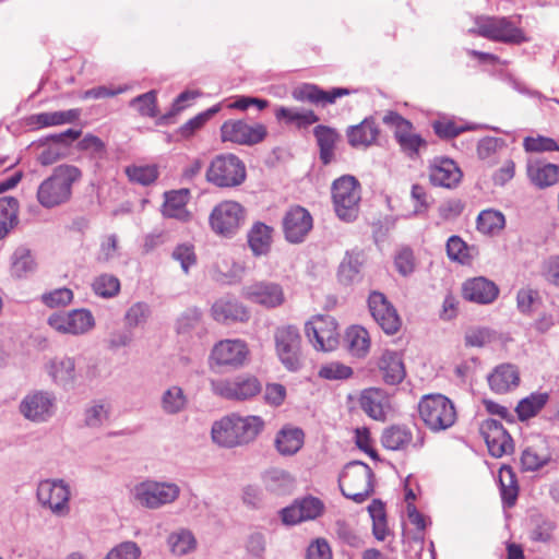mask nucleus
<instances>
[{"label": "nucleus", "mask_w": 559, "mask_h": 559, "mask_svg": "<svg viewBox=\"0 0 559 559\" xmlns=\"http://www.w3.org/2000/svg\"><path fill=\"white\" fill-rule=\"evenodd\" d=\"M262 427L263 420L258 416H226L213 424L212 439L221 447L233 448L254 439Z\"/></svg>", "instance_id": "obj_1"}, {"label": "nucleus", "mask_w": 559, "mask_h": 559, "mask_svg": "<svg viewBox=\"0 0 559 559\" xmlns=\"http://www.w3.org/2000/svg\"><path fill=\"white\" fill-rule=\"evenodd\" d=\"M81 177L79 168L60 165L37 189V201L46 209H52L68 202L72 194V185Z\"/></svg>", "instance_id": "obj_2"}, {"label": "nucleus", "mask_w": 559, "mask_h": 559, "mask_svg": "<svg viewBox=\"0 0 559 559\" xmlns=\"http://www.w3.org/2000/svg\"><path fill=\"white\" fill-rule=\"evenodd\" d=\"M338 486L346 498L361 503L373 492V472L366 463L349 462L338 477Z\"/></svg>", "instance_id": "obj_3"}, {"label": "nucleus", "mask_w": 559, "mask_h": 559, "mask_svg": "<svg viewBox=\"0 0 559 559\" xmlns=\"http://www.w3.org/2000/svg\"><path fill=\"white\" fill-rule=\"evenodd\" d=\"M421 420L433 432L447 430L456 420V411L451 400L442 394L424 396L418 404Z\"/></svg>", "instance_id": "obj_4"}, {"label": "nucleus", "mask_w": 559, "mask_h": 559, "mask_svg": "<svg viewBox=\"0 0 559 559\" xmlns=\"http://www.w3.org/2000/svg\"><path fill=\"white\" fill-rule=\"evenodd\" d=\"M180 492L181 489L176 483L146 479L133 487L132 497L141 507L157 510L174 503Z\"/></svg>", "instance_id": "obj_5"}, {"label": "nucleus", "mask_w": 559, "mask_h": 559, "mask_svg": "<svg viewBox=\"0 0 559 559\" xmlns=\"http://www.w3.org/2000/svg\"><path fill=\"white\" fill-rule=\"evenodd\" d=\"M38 503L53 515L64 518L70 514L71 487L61 478L40 480L36 489Z\"/></svg>", "instance_id": "obj_6"}, {"label": "nucleus", "mask_w": 559, "mask_h": 559, "mask_svg": "<svg viewBox=\"0 0 559 559\" xmlns=\"http://www.w3.org/2000/svg\"><path fill=\"white\" fill-rule=\"evenodd\" d=\"M334 210L338 218L353 222L359 213L360 188L358 181L352 176L336 179L332 186Z\"/></svg>", "instance_id": "obj_7"}, {"label": "nucleus", "mask_w": 559, "mask_h": 559, "mask_svg": "<svg viewBox=\"0 0 559 559\" xmlns=\"http://www.w3.org/2000/svg\"><path fill=\"white\" fill-rule=\"evenodd\" d=\"M58 400L49 390H32L19 404V413L33 424L48 423L57 413Z\"/></svg>", "instance_id": "obj_8"}, {"label": "nucleus", "mask_w": 559, "mask_h": 559, "mask_svg": "<svg viewBox=\"0 0 559 559\" xmlns=\"http://www.w3.org/2000/svg\"><path fill=\"white\" fill-rule=\"evenodd\" d=\"M475 23L476 27L469 28L468 33L504 44L518 45L526 41L523 31L507 17L479 16Z\"/></svg>", "instance_id": "obj_9"}, {"label": "nucleus", "mask_w": 559, "mask_h": 559, "mask_svg": "<svg viewBox=\"0 0 559 559\" xmlns=\"http://www.w3.org/2000/svg\"><path fill=\"white\" fill-rule=\"evenodd\" d=\"M206 178L217 187H237L246 179V167L235 155H219L212 160Z\"/></svg>", "instance_id": "obj_10"}, {"label": "nucleus", "mask_w": 559, "mask_h": 559, "mask_svg": "<svg viewBox=\"0 0 559 559\" xmlns=\"http://www.w3.org/2000/svg\"><path fill=\"white\" fill-rule=\"evenodd\" d=\"M210 388L214 395L230 401H247L258 395L262 385L253 376H238L233 379H212Z\"/></svg>", "instance_id": "obj_11"}, {"label": "nucleus", "mask_w": 559, "mask_h": 559, "mask_svg": "<svg viewBox=\"0 0 559 559\" xmlns=\"http://www.w3.org/2000/svg\"><path fill=\"white\" fill-rule=\"evenodd\" d=\"M276 354L289 371H297L302 366L301 337L295 326L278 328L274 335Z\"/></svg>", "instance_id": "obj_12"}, {"label": "nucleus", "mask_w": 559, "mask_h": 559, "mask_svg": "<svg viewBox=\"0 0 559 559\" xmlns=\"http://www.w3.org/2000/svg\"><path fill=\"white\" fill-rule=\"evenodd\" d=\"M246 211L236 201H223L211 212L210 225L214 233L231 237L243 224Z\"/></svg>", "instance_id": "obj_13"}, {"label": "nucleus", "mask_w": 559, "mask_h": 559, "mask_svg": "<svg viewBox=\"0 0 559 559\" xmlns=\"http://www.w3.org/2000/svg\"><path fill=\"white\" fill-rule=\"evenodd\" d=\"M47 323L60 334L82 335L95 325V319L87 309H74L68 312L52 313Z\"/></svg>", "instance_id": "obj_14"}, {"label": "nucleus", "mask_w": 559, "mask_h": 559, "mask_svg": "<svg viewBox=\"0 0 559 559\" xmlns=\"http://www.w3.org/2000/svg\"><path fill=\"white\" fill-rule=\"evenodd\" d=\"M305 332L317 349L328 352L334 349L338 344L337 323L331 316L312 318L306 323Z\"/></svg>", "instance_id": "obj_15"}, {"label": "nucleus", "mask_w": 559, "mask_h": 559, "mask_svg": "<svg viewBox=\"0 0 559 559\" xmlns=\"http://www.w3.org/2000/svg\"><path fill=\"white\" fill-rule=\"evenodd\" d=\"M241 296L265 308H276L284 304L283 287L274 282L261 281L246 285L241 289Z\"/></svg>", "instance_id": "obj_16"}, {"label": "nucleus", "mask_w": 559, "mask_h": 559, "mask_svg": "<svg viewBox=\"0 0 559 559\" xmlns=\"http://www.w3.org/2000/svg\"><path fill=\"white\" fill-rule=\"evenodd\" d=\"M248 348L240 340H224L214 345L211 355V366L238 368L248 356Z\"/></svg>", "instance_id": "obj_17"}, {"label": "nucleus", "mask_w": 559, "mask_h": 559, "mask_svg": "<svg viewBox=\"0 0 559 559\" xmlns=\"http://www.w3.org/2000/svg\"><path fill=\"white\" fill-rule=\"evenodd\" d=\"M368 307L374 321L386 334H394L401 326L395 308L380 292H372L368 298Z\"/></svg>", "instance_id": "obj_18"}, {"label": "nucleus", "mask_w": 559, "mask_h": 559, "mask_svg": "<svg viewBox=\"0 0 559 559\" xmlns=\"http://www.w3.org/2000/svg\"><path fill=\"white\" fill-rule=\"evenodd\" d=\"M479 429L493 457H501L513 451L512 438L498 420L486 419Z\"/></svg>", "instance_id": "obj_19"}, {"label": "nucleus", "mask_w": 559, "mask_h": 559, "mask_svg": "<svg viewBox=\"0 0 559 559\" xmlns=\"http://www.w3.org/2000/svg\"><path fill=\"white\" fill-rule=\"evenodd\" d=\"M551 460L552 454L548 439L543 436H534L527 440L520 462L523 471L535 472L546 466Z\"/></svg>", "instance_id": "obj_20"}, {"label": "nucleus", "mask_w": 559, "mask_h": 559, "mask_svg": "<svg viewBox=\"0 0 559 559\" xmlns=\"http://www.w3.org/2000/svg\"><path fill=\"white\" fill-rule=\"evenodd\" d=\"M75 365L74 357L57 355L47 360L44 369L55 385L67 390L72 389L76 382Z\"/></svg>", "instance_id": "obj_21"}, {"label": "nucleus", "mask_w": 559, "mask_h": 559, "mask_svg": "<svg viewBox=\"0 0 559 559\" xmlns=\"http://www.w3.org/2000/svg\"><path fill=\"white\" fill-rule=\"evenodd\" d=\"M283 228L287 241L302 242L312 228V217L304 207H292L283 218Z\"/></svg>", "instance_id": "obj_22"}, {"label": "nucleus", "mask_w": 559, "mask_h": 559, "mask_svg": "<svg viewBox=\"0 0 559 559\" xmlns=\"http://www.w3.org/2000/svg\"><path fill=\"white\" fill-rule=\"evenodd\" d=\"M462 176V170L451 158L436 157L429 166V180L436 187L453 189L461 182Z\"/></svg>", "instance_id": "obj_23"}, {"label": "nucleus", "mask_w": 559, "mask_h": 559, "mask_svg": "<svg viewBox=\"0 0 559 559\" xmlns=\"http://www.w3.org/2000/svg\"><path fill=\"white\" fill-rule=\"evenodd\" d=\"M211 314L221 323L246 322L250 318L247 307L230 296L217 299L211 308Z\"/></svg>", "instance_id": "obj_24"}, {"label": "nucleus", "mask_w": 559, "mask_h": 559, "mask_svg": "<svg viewBox=\"0 0 559 559\" xmlns=\"http://www.w3.org/2000/svg\"><path fill=\"white\" fill-rule=\"evenodd\" d=\"M222 140H264L266 127L260 122L228 120L221 128Z\"/></svg>", "instance_id": "obj_25"}, {"label": "nucleus", "mask_w": 559, "mask_h": 559, "mask_svg": "<svg viewBox=\"0 0 559 559\" xmlns=\"http://www.w3.org/2000/svg\"><path fill=\"white\" fill-rule=\"evenodd\" d=\"M462 290L465 299L480 305L491 304L499 294L497 285L485 277L466 281Z\"/></svg>", "instance_id": "obj_26"}, {"label": "nucleus", "mask_w": 559, "mask_h": 559, "mask_svg": "<svg viewBox=\"0 0 559 559\" xmlns=\"http://www.w3.org/2000/svg\"><path fill=\"white\" fill-rule=\"evenodd\" d=\"M348 94L349 91L347 88L337 87L333 88L331 92H325L317 85L306 83L296 87L293 91L292 96L294 99L299 102L326 105L333 104L337 97Z\"/></svg>", "instance_id": "obj_27"}, {"label": "nucleus", "mask_w": 559, "mask_h": 559, "mask_svg": "<svg viewBox=\"0 0 559 559\" xmlns=\"http://www.w3.org/2000/svg\"><path fill=\"white\" fill-rule=\"evenodd\" d=\"M305 433L301 428L285 425L276 433L274 445L283 456L295 455L304 445Z\"/></svg>", "instance_id": "obj_28"}, {"label": "nucleus", "mask_w": 559, "mask_h": 559, "mask_svg": "<svg viewBox=\"0 0 559 559\" xmlns=\"http://www.w3.org/2000/svg\"><path fill=\"white\" fill-rule=\"evenodd\" d=\"M274 116L280 123L293 126L299 130L306 129L319 120L312 110L298 107L278 106L274 110Z\"/></svg>", "instance_id": "obj_29"}, {"label": "nucleus", "mask_w": 559, "mask_h": 559, "mask_svg": "<svg viewBox=\"0 0 559 559\" xmlns=\"http://www.w3.org/2000/svg\"><path fill=\"white\" fill-rule=\"evenodd\" d=\"M488 383L496 393H507L519 385L520 374L513 365L503 364L488 376Z\"/></svg>", "instance_id": "obj_30"}, {"label": "nucleus", "mask_w": 559, "mask_h": 559, "mask_svg": "<svg viewBox=\"0 0 559 559\" xmlns=\"http://www.w3.org/2000/svg\"><path fill=\"white\" fill-rule=\"evenodd\" d=\"M389 405L385 392L378 388H369L360 395V406L371 418L376 420L385 419V409Z\"/></svg>", "instance_id": "obj_31"}, {"label": "nucleus", "mask_w": 559, "mask_h": 559, "mask_svg": "<svg viewBox=\"0 0 559 559\" xmlns=\"http://www.w3.org/2000/svg\"><path fill=\"white\" fill-rule=\"evenodd\" d=\"M379 368L385 383L395 385L405 378L402 356L397 352L385 350L379 361Z\"/></svg>", "instance_id": "obj_32"}, {"label": "nucleus", "mask_w": 559, "mask_h": 559, "mask_svg": "<svg viewBox=\"0 0 559 559\" xmlns=\"http://www.w3.org/2000/svg\"><path fill=\"white\" fill-rule=\"evenodd\" d=\"M188 200V189L166 192L163 205V215L169 218L187 222L190 218V213L187 210Z\"/></svg>", "instance_id": "obj_33"}, {"label": "nucleus", "mask_w": 559, "mask_h": 559, "mask_svg": "<svg viewBox=\"0 0 559 559\" xmlns=\"http://www.w3.org/2000/svg\"><path fill=\"white\" fill-rule=\"evenodd\" d=\"M81 116L80 109H69L62 111L40 112L27 118V124L35 128H46L59 126L78 120Z\"/></svg>", "instance_id": "obj_34"}, {"label": "nucleus", "mask_w": 559, "mask_h": 559, "mask_svg": "<svg viewBox=\"0 0 559 559\" xmlns=\"http://www.w3.org/2000/svg\"><path fill=\"white\" fill-rule=\"evenodd\" d=\"M37 150V160L43 166L52 165L72 155L71 142H41Z\"/></svg>", "instance_id": "obj_35"}, {"label": "nucleus", "mask_w": 559, "mask_h": 559, "mask_svg": "<svg viewBox=\"0 0 559 559\" xmlns=\"http://www.w3.org/2000/svg\"><path fill=\"white\" fill-rule=\"evenodd\" d=\"M262 481L266 490L276 493L285 495L292 491L295 479L285 469L271 468L262 476Z\"/></svg>", "instance_id": "obj_36"}, {"label": "nucleus", "mask_w": 559, "mask_h": 559, "mask_svg": "<svg viewBox=\"0 0 559 559\" xmlns=\"http://www.w3.org/2000/svg\"><path fill=\"white\" fill-rule=\"evenodd\" d=\"M273 228L264 223H255L248 233V243L253 254L265 255L272 243Z\"/></svg>", "instance_id": "obj_37"}, {"label": "nucleus", "mask_w": 559, "mask_h": 559, "mask_svg": "<svg viewBox=\"0 0 559 559\" xmlns=\"http://www.w3.org/2000/svg\"><path fill=\"white\" fill-rule=\"evenodd\" d=\"M19 201L13 197L0 198V240L19 223Z\"/></svg>", "instance_id": "obj_38"}, {"label": "nucleus", "mask_w": 559, "mask_h": 559, "mask_svg": "<svg viewBox=\"0 0 559 559\" xmlns=\"http://www.w3.org/2000/svg\"><path fill=\"white\" fill-rule=\"evenodd\" d=\"M167 545L173 555L181 557L195 550L197 539L190 530L179 528L169 534Z\"/></svg>", "instance_id": "obj_39"}, {"label": "nucleus", "mask_w": 559, "mask_h": 559, "mask_svg": "<svg viewBox=\"0 0 559 559\" xmlns=\"http://www.w3.org/2000/svg\"><path fill=\"white\" fill-rule=\"evenodd\" d=\"M243 267L227 259H222L213 265L212 277L221 284H236L241 281L243 275Z\"/></svg>", "instance_id": "obj_40"}, {"label": "nucleus", "mask_w": 559, "mask_h": 559, "mask_svg": "<svg viewBox=\"0 0 559 559\" xmlns=\"http://www.w3.org/2000/svg\"><path fill=\"white\" fill-rule=\"evenodd\" d=\"M188 405V397L179 385H171L160 396V408L166 415H177Z\"/></svg>", "instance_id": "obj_41"}, {"label": "nucleus", "mask_w": 559, "mask_h": 559, "mask_svg": "<svg viewBox=\"0 0 559 559\" xmlns=\"http://www.w3.org/2000/svg\"><path fill=\"white\" fill-rule=\"evenodd\" d=\"M382 121L393 131L395 140H423L419 135L413 134L412 122L396 111H388Z\"/></svg>", "instance_id": "obj_42"}, {"label": "nucleus", "mask_w": 559, "mask_h": 559, "mask_svg": "<svg viewBox=\"0 0 559 559\" xmlns=\"http://www.w3.org/2000/svg\"><path fill=\"white\" fill-rule=\"evenodd\" d=\"M111 406L98 400L91 402L84 409V424L90 428H100L110 417Z\"/></svg>", "instance_id": "obj_43"}, {"label": "nucleus", "mask_w": 559, "mask_h": 559, "mask_svg": "<svg viewBox=\"0 0 559 559\" xmlns=\"http://www.w3.org/2000/svg\"><path fill=\"white\" fill-rule=\"evenodd\" d=\"M362 261L361 253H347L338 267L337 276L340 282L348 285L357 281L359 278Z\"/></svg>", "instance_id": "obj_44"}, {"label": "nucleus", "mask_w": 559, "mask_h": 559, "mask_svg": "<svg viewBox=\"0 0 559 559\" xmlns=\"http://www.w3.org/2000/svg\"><path fill=\"white\" fill-rule=\"evenodd\" d=\"M432 128L439 138H455L464 131L475 129V126L443 116L432 122Z\"/></svg>", "instance_id": "obj_45"}, {"label": "nucleus", "mask_w": 559, "mask_h": 559, "mask_svg": "<svg viewBox=\"0 0 559 559\" xmlns=\"http://www.w3.org/2000/svg\"><path fill=\"white\" fill-rule=\"evenodd\" d=\"M500 493L503 503L512 507L518 498L519 487L515 475L511 467L503 466L499 471Z\"/></svg>", "instance_id": "obj_46"}, {"label": "nucleus", "mask_w": 559, "mask_h": 559, "mask_svg": "<svg viewBox=\"0 0 559 559\" xmlns=\"http://www.w3.org/2000/svg\"><path fill=\"white\" fill-rule=\"evenodd\" d=\"M412 441V433L406 427L392 426L385 429L381 442L389 450H402Z\"/></svg>", "instance_id": "obj_47"}, {"label": "nucleus", "mask_w": 559, "mask_h": 559, "mask_svg": "<svg viewBox=\"0 0 559 559\" xmlns=\"http://www.w3.org/2000/svg\"><path fill=\"white\" fill-rule=\"evenodd\" d=\"M346 342L350 353L357 357L365 356L370 347L368 331L361 326H352L346 332Z\"/></svg>", "instance_id": "obj_48"}, {"label": "nucleus", "mask_w": 559, "mask_h": 559, "mask_svg": "<svg viewBox=\"0 0 559 559\" xmlns=\"http://www.w3.org/2000/svg\"><path fill=\"white\" fill-rule=\"evenodd\" d=\"M504 215L496 210H484L477 217V229L483 234H496L504 227Z\"/></svg>", "instance_id": "obj_49"}, {"label": "nucleus", "mask_w": 559, "mask_h": 559, "mask_svg": "<svg viewBox=\"0 0 559 559\" xmlns=\"http://www.w3.org/2000/svg\"><path fill=\"white\" fill-rule=\"evenodd\" d=\"M547 393H532L530 396L521 400L515 408L521 420L535 416L547 403Z\"/></svg>", "instance_id": "obj_50"}, {"label": "nucleus", "mask_w": 559, "mask_h": 559, "mask_svg": "<svg viewBox=\"0 0 559 559\" xmlns=\"http://www.w3.org/2000/svg\"><path fill=\"white\" fill-rule=\"evenodd\" d=\"M498 340V333L489 328H471L464 336L465 345L468 347H485Z\"/></svg>", "instance_id": "obj_51"}, {"label": "nucleus", "mask_w": 559, "mask_h": 559, "mask_svg": "<svg viewBox=\"0 0 559 559\" xmlns=\"http://www.w3.org/2000/svg\"><path fill=\"white\" fill-rule=\"evenodd\" d=\"M528 173L532 182L539 188L552 186L559 179V166L555 164L530 168Z\"/></svg>", "instance_id": "obj_52"}, {"label": "nucleus", "mask_w": 559, "mask_h": 559, "mask_svg": "<svg viewBox=\"0 0 559 559\" xmlns=\"http://www.w3.org/2000/svg\"><path fill=\"white\" fill-rule=\"evenodd\" d=\"M35 270V261L26 248H17L12 257V274L23 277Z\"/></svg>", "instance_id": "obj_53"}, {"label": "nucleus", "mask_w": 559, "mask_h": 559, "mask_svg": "<svg viewBox=\"0 0 559 559\" xmlns=\"http://www.w3.org/2000/svg\"><path fill=\"white\" fill-rule=\"evenodd\" d=\"M93 290L96 295L110 298L116 296L120 290V281L111 274H102L93 282Z\"/></svg>", "instance_id": "obj_54"}, {"label": "nucleus", "mask_w": 559, "mask_h": 559, "mask_svg": "<svg viewBox=\"0 0 559 559\" xmlns=\"http://www.w3.org/2000/svg\"><path fill=\"white\" fill-rule=\"evenodd\" d=\"M199 95L200 93L195 91H185L180 93L174 100L170 110L157 119V124L164 126L175 122L176 116H178L186 108L185 103L195 99Z\"/></svg>", "instance_id": "obj_55"}, {"label": "nucleus", "mask_w": 559, "mask_h": 559, "mask_svg": "<svg viewBox=\"0 0 559 559\" xmlns=\"http://www.w3.org/2000/svg\"><path fill=\"white\" fill-rule=\"evenodd\" d=\"M217 111L218 107L214 106L203 112H200L182 124L178 130V134L182 138H191L195 135L197 131L203 128L205 122L209 121Z\"/></svg>", "instance_id": "obj_56"}, {"label": "nucleus", "mask_w": 559, "mask_h": 559, "mask_svg": "<svg viewBox=\"0 0 559 559\" xmlns=\"http://www.w3.org/2000/svg\"><path fill=\"white\" fill-rule=\"evenodd\" d=\"M348 140H377L379 129L372 118H366L357 126L348 128Z\"/></svg>", "instance_id": "obj_57"}, {"label": "nucleus", "mask_w": 559, "mask_h": 559, "mask_svg": "<svg viewBox=\"0 0 559 559\" xmlns=\"http://www.w3.org/2000/svg\"><path fill=\"white\" fill-rule=\"evenodd\" d=\"M126 174L130 181L147 186L156 180L157 169L155 166H128Z\"/></svg>", "instance_id": "obj_58"}, {"label": "nucleus", "mask_w": 559, "mask_h": 559, "mask_svg": "<svg viewBox=\"0 0 559 559\" xmlns=\"http://www.w3.org/2000/svg\"><path fill=\"white\" fill-rule=\"evenodd\" d=\"M141 554L135 542L127 540L111 548L103 559H140Z\"/></svg>", "instance_id": "obj_59"}, {"label": "nucleus", "mask_w": 559, "mask_h": 559, "mask_svg": "<svg viewBox=\"0 0 559 559\" xmlns=\"http://www.w3.org/2000/svg\"><path fill=\"white\" fill-rule=\"evenodd\" d=\"M171 258L180 263L185 274H188L190 267L197 263L194 247L191 243H180L176 246L173 250Z\"/></svg>", "instance_id": "obj_60"}, {"label": "nucleus", "mask_w": 559, "mask_h": 559, "mask_svg": "<svg viewBox=\"0 0 559 559\" xmlns=\"http://www.w3.org/2000/svg\"><path fill=\"white\" fill-rule=\"evenodd\" d=\"M131 106L135 107L142 116L156 117L157 104L156 92L150 91L131 100Z\"/></svg>", "instance_id": "obj_61"}, {"label": "nucleus", "mask_w": 559, "mask_h": 559, "mask_svg": "<svg viewBox=\"0 0 559 559\" xmlns=\"http://www.w3.org/2000/svg\"><path fill=\"white\" fill-rule=\"evenodd\" d=\"M447 253L450 260L462 264L469 260L468 247L459 236H451L448 239Z\"/></svg>", "instance_id": "obj_62"}, {"label": "nucleus", "mask_w": 559, "mask_h": 559, "mask_svg": "<svg viewBox=\"0 0 559 559\" xmlns=\"http://www.w3.org/2000/svg\"><path fill=\"white\" fill-rule=\"evenodd\" d=\"M555 523L544 516L534 519V527L531 531V538L535 542L546 543L550 540L555 531Z\"/></svg>", "instance_id": "obj_63"}, {"label": "nucleus", "mask_w": 559, "mask_h": 559, "mask_svg": "<svg viewBox=\"0 0 559 559\" xmlns=\"http://www.w3.org/2000/svg\"><path fill=\"white\" fill-rule=\"evenodd\" d=\"M73 299V293L69 288H57L41 296V301L49 308L68 306Z\"/></svg>", "instance_id": "obj_64"}]
</instances>
